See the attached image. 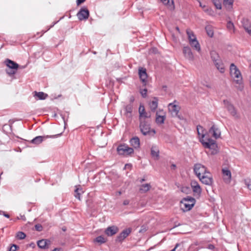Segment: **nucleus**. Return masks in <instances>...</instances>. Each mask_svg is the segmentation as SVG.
Segmentation results:
<instances>
[{
	"instance_id": "49530a36",
	"label": "nucleus",
	"mask_w": 251,
	"mask_h": 251,
	"mask_svg": "<svg viewBox=\"0 0 251 251\" xmlns=\"http://www.w3.org/2000/svg\"><path fill=\"white\" fill-rule=\"evenodd\" d=\"M245 184L247 186L248 188L251 190V182L250 180H246Z\"/></svg>"
},
{
	"instance_id": "4468645a",
	"label": "nucleus",
	"mask_w": 251,
	"mask_h": 251,
	"mask_svg": "<svg viewBox=\"0 0 251 251\" xmlns=\"http://www.w3.org/2000/svg\"><path fill=\"white\" fill-rule=\"evenodd\" d=\"M183 53L185 57L190 61L194 60V55L191 49L188 46L184 47L183 49Z\"/></svg>"
},
{
	"instance_id": "680f3d73",
	"label": "nucleus",
	"mask_w": 251,
	"mask_h": 251,
	"mask_svg": "<svg viewBox=\"0 0 251 251\" xmlns=\"http://www.w3.org/2000/svg\"><path fill=\"white\" fill-rule=\"evenodd\" d=\"M200 5L201 7H202L203 8L205 7V6L204 5L202 6V5H201V2H200Z\"/></svg>"
},
{
	"instance_id": "0eeeda50",
	"label": "nucleus",
	"mask_w": 251,
	"mask_h": 251,
	"mask_svg": "<svg viewBox=\"0 0 251 251\" xmlns=\"http://www.w3.org/2000/svg\"><path fill=\"white\" fill-rule=\"evenodd\" d=\"M194 171L198 178H200V176L204 175L208 172L206 168L200 163L195 164L194 166Z\"/></svg>"
},
{
	"instance_id": "4be33fe9",
	"label": "nucleus",
	"mask_w": 251,
	"mask_h": 251,
	"mask_svg": "<svg viewBox=\"0 0 251 251\" xmlns=\"http://www.w3.org/2000/svg\"><path fill=\"white\" fill-rule=\"evenodd\" d=\"M242 25L245 30L249 34H251V24L248 19H244L242 20Z\"/></svg>"
},
{
	"instance_id": "7ed1b4c3",
	"label": "nucleus",
	"mask_w": 251,
	"mask_h": 251,
	"mask_svg": "<svg viewBox=\"0 0 251 251\" xmlns=\"http://www.w3.org/2000/svg\"><path fill=\"white\" fill-rule=\"evenodd\" d=\"M230 74L234 81L239 84L242 83V77L241 74L237 67L232 63L230 66Z\"/></svg>"
},
{
	"instance_id": "f03ea898",
	"label": "nucleus",
	"mask_w": 251,
	"mask_h": 251,
	"mask_svg": "<svg viewBox=\"0 0 251 251\" xmlns=\"http://www.w3.org/2000/svg\"><path fill=\"white\" fill-rule=\"evenodd\" d=\"M139 128L141 132L144 135L153 136L155 133L154 129H151V123L150 121H140Z\"/></svg>"
},
{
	"instance_id": "bf43d9fd",
	"label": "nucleus",
	"mask_w": 251,
	"mask_h": 251,
	"mask_svg": "<svg viewBox=\"0 0 251 251\" xmlns=\"http://www.w3.org/2000/svg\"><path fill=\"white\" fill-rule=\"evenodd\" d=\"M134 100V99L133 97H131L130 98V102H133Z\"/></svg>"
},
{
	"instance_id": "dca6fc26",
	"label": "nucleus",
	"mask_w": 251,
	"mask_h": 251,
	"mask_svg": "<svg viewBox=\"0 0 251 251\" xmlns=\"http://www.w3.org/2000/svg\"><path fill=\"white\" fill-rule=\"evenodd\" d=\"M131 232V229L130 228H127L124 230L116 238L117 242H122L124 240Z\"/></svg>"
},
{
	"instance_id": "4c0bfd02",
	"label": "nucleus",
	"mask_w": 251,
	"mask_h": 251,
	"mask_svg": "<svg viewBox=\"0 0 251 251\" xmlns=\"http://www.w3.org/2000/svg\"><path fill=\"white\" fill-rule=\"evenodd\" d=\"M95 242L100 244L104 243L106 242V239L102 236H99L95 239Z\"/></svg>"
},
{
	"instance_id": "de8ad7c7",
	"label": "nucleus",
	"mask_w": 251,
	"mask_h": 251,
	"mask_svg": "<svg viewBox=\"0 0 251 251\" xmlns=\"http://www.w3.org/2000/svg\"><path fill=\"white\" fill-rule=\"evenodd\" d=\"M199 185V184L197 181L195 180H192L191 182V186L192 187H194V186Z\"/></svg>"
},
{
	"instance_id": "bb28decb",
	"label": "nucleus",
	"mask_w": 251,
	"mask_h": 251,
	"mask_svg": "<svg viewBox=\"0 0 251 251\" xmlns=\"http://www.w3.org/2000/svg\"><path fill=\"white\" fill-rule=\"evenodd\" d=\"M151 188V185L150 183L142 184L140 186L139 191L141 193H145L148 192Z\"/></svg>"
},
{
	"instance_id": "f704fd0d",
	"label": "nucleus",
	"mask_w": 251,
	"mask_h": 251,
	"mask_svg": "<svg viewBox=\"0 0 251 251\" xmlns=\"http://www.w3.org/2000/svg\"><path fill=\"white\" fill-rule=\"evenodd\" d=\"M165 5H168L171 9L174 8V2L173 0H160Z\"/></svg>"
},
{
	"instance_id": "cd10ccee",
	"label": "nucleus",
	"mask_w": 251,
	"mask_h": 251,
	"mask_svg": "<svg viewBox=\"0 0 251 251\" xmlns=\"http://www.w3.org/2000/svg\"><path fill=\"white\" fill-rule=\"evenodd\" d=\"M214 64L221 73H223L225 72V67L221 59L214 62Z\"/></svg>"
},
{
	"instance_id": "39448f33",
	"label": "nucleus",
	"mask_w": 251,
	"mask_h": 251,
	"mask_svg": "<svg viewBox=\"0 0 251 251\" xmlns=\"http://www.w3.org/2000/svg\"><path fill=\"white\" fill-rule=\"evenodd\" d=\"M225 107L227 109L230 114L235 119H239L241 117L240 114L237 112L234 106L228 100H223Z\"/></svg>"
},
{
	"instance_id": "13d9d810",
	"label": "nucleus",
	"mask_w": 251,
	"mask_h": 251,
	"mask_svg": "<svg viewBox=\"0 0 251 251\" xmlns=\"http://www.w3.org/2000/svg\"><path fill=\"white\" fill-rule=\"evenodd\" d=\"M243 89V85H241V86H239V88H238V89H239L240 90H242Z\"/></svg>"
},
{
	"instance_id": "c85d7f7f",
	"label": "nucleus",
	"mask_w": 251,
	"mask_h": 251,
	"mask_svg": "<svg viewBox=\"0 0 251 251\" xmlns=\"http://www.w3.org/2000/svg\"><path fill=\"white\" fill-rule=\"evenodd\" d=\"M165 118H166V116L165 115L160 116V115H159L158 114V113L157 112L156 114L155 122L158 125L163 124L164 123Z\"/></svg>"
},
{
	"instance_id": "f257e3e1",
	"label": "nucleus",
	"mask_w": 251,
	"mask_h": 251,
	"mask_svg": "<svg viewBox=\"0 0 251 251\" xmlns=\"http://www.w3.org/2000/svg\"><path fill=\"white\" fill-rule=\"evenodd\" d=\"M198 134L199 136L200 141L205 148L212 150L211 154H215L218 152L217 145L216 141L212 139L209 135L205 134L202 126L199 125L197 127Z\"/></svg>"
},
{
	"instance_id": "473e14b6",
	"label": "nucleus",
	"mask_w": 251,
	"mask_h": 251,
	"mask_svg": "<svg viewBox=\"0 0 251 251\" xmlns=\"http://www.w3.org/2000/svg\"><path fill=\"white\" fill-rule=\"evenodd\" d=\"M210 55L214 63L221 59L218 54L214 50H212L210 52Z\"/></svg>"
},
{
	"instance_id": "58836bf2",
	"label": "nucleus",
	"mask_w": 251,
	"mask_h": 251,
	"mask_svg": "<svg viewBox=\"0 0 251 251\" xmlns=\"http://www.w3.org/2000/svg\"><path fill=\"white\" fill-rule=\"evenodd\" d=\"M26 235L25 233L22 231H19L16 234V237L18 239H24Z\"/></svg>"
},
{
	"instance_id": "2f4dec72",
	"label": "nucleus",
	"mask_w": 251,
	"mask_h": 251,
	"mask_svg": "<svg viewBox=\"0 0 251 251\" xmlns=\"http://www.w3.org/2000/svg\"><path fill=\"white\" fill-rule=\"evenodd\" d=\"M83 193L82 189L79 185L78 187H77L75 190V197L80 200V195Z\"/></svg>"
},
{
	"instance_id": "aec40b11",
	"label": "nucleus",
	"mask_w": 251,
	"mask_h": 251,
	"mask_svg": "<svg viewBox=\"0 0 251 251\" xmlns=\"http://www.w3.org/2000/svg\"><path fill=\"white\" fill-rule=\"evenodd\" d=\"M50 242L47 239H42L37 242V245L39 248L42 249H46L48 248Z\"/></svg>"
},
{
	"instance_id": "6ab92c4d",
	"label": "nucleus",
	"mask_w": 251,
	"mask_h": 251,
	"mask_svg": "<svg viewBox=\"0 0 251 251\" xmlns=\"http://www.w3.org/2000/svg\"><path fill=\"white\" fill-rule=\"evenodd\" d=\"M133 110V106L131 103L127 104L124 107L125 111V115L126 118H131L132 117V112Z\"/></svg>"
},
{
	"instance_id": "5701e85b",
	"label": "nucleus",
	"mask_w": 251,
	"mask_h": 251,
	"mask_svg": "<svg viewBox=\"0 0 251 251\" xmlns=\"http://www.w3.org/2000/svg\"><path fill=\"white\" fill-rule=\"evenodd\" d=\"M5 63H6V66L9 69H11L17 70L19 67V65L17 63H16V62H14L13 61H12L9 59H7L5 60Z\"/></svg>"
},
{
	"instance_id": "ea45409f",
	"label": "nucleus",
	"mask_w": 251,
	"mask_h": 251,
	"mask_svg": "<svg viewBox=\"0 0 251 251\" xmlns=\"http://www.w3.org/2000/svg\"><path fill=\"white\" fill-rule=\"evenodd\" d=\"M212 1L217 9H221L222 8V4L219 0H212Z\"/></svg>"
},
{
	"instance_id": "9b49d317",
	"label": "nucleus",
	"mask_w": 251,
	"mask_h": 251,
	"mask_svg": "<svg viewBox=\"0 0 251 251\" xmlns=\"http://www.w3.org/2000/svg\"><path fill=\"white\" fill-rule=\"evenodd\" d=\"M168 109L173 117H178L180 119L178 115L180 110V107L178 105L175 104L174 103H170L168 104Z\"/></svg>"
},
{
	"instance_id": "423d86ee",
	"label": "nucleus",
	"mask_w": 251,
	"mask_h": 251,
	"mask_svg": "<svg viewBox=\"0 0 251 251\" xmlns=\"http://www.w3.org/2000/svg\"><path fill=\"white\" fill-rule=\"evenodd\" d=\"M117 151L120 155H129L134 152V149L126 144H121L118 146Z\"/></svg>"
},
{
	"instance_id": "a19ab883",
	"label": "nucleus",
	"mask_w": 251,
	"mask_h": 251,
	"mask_svg": "<svg viewBox=\"0 0 251 251\" xmlns=\"http://www.w3.org/2000/svg\"><path fill=\"white\" fill-rule=\"evenodd\" d=\"M6 72L7 74H8L10 75H14L16 73V70L11 69L9 68L8 69H7L6 70Z\"/></svg>"
},
{
	"instance_id": "79ce46f5",
	"label": "nucleus",
	"mask_w": 251,
	"mask_h": 251,
	"mask_svg": "<svg viewBox=\"0 0 251 251\" xmlns=\"http://www.w3.org/2000/svg\"><path fill=\"white\" fill-rule=\"evenodd\" d=\"M140 93L143 98H146L147 95V89L145 88L140 91Z\"/></svg>"
},
{
	"instance_id": "864d4df0",
	"label": "nucleus",
	"mask_w": 251,
	"mask_h": 251,
	"mask_svg": "<svg viewBox=\"0 0 251 251\" xmlns=\"http://www.w3.org/2000/svg\"><path fill=\"white\" fill-rule=\"evenodd\" d=\"M176 165L174 164H172L171 166V169L175 170L176 168Z\"/></svg>"
},
{
	"instance_id": "0e129e2a",
	"label": "nucleus",
	"mask_w": 251,
	"mask_h": 251,
	"mask_svg": "<svg viewBox=\"0 0 251 251\" xmlns=\"http://www.w3.org/2000/svg\"><path fill=\"white\" fill-rule=\"evenodd\" d=\"M3 212H4V211L0 210V215H3Z\"/></svg>"
},
{
	"instance_id": "a18cd8bd",
	"label": "nucleus",
	"mask_w": 251,
	"mask_h": 251,
	"mask_svg": "<svg viewBox=\"0 0 251 251\" xmlns=\"http://www.w3.org/2000/svg\"><path fill=\"white\" fill-rule=\"evenodd\" d=\"M18 247L13 244L12 246L9 248V251H16Z\"/></svg>"
},
{
	"instance_id": "72a5a7b5",
	"label": "nucleus",
	"mask_w": 251,
	"mask_h": 251,
	"mask_svg": "<svg viewBox=\"0 0 251 251\" xmlns=\"http://www.w3.org/2000/svg\"><path fill=\"white\" fill-rule=\"evenodd\" d=\"M186 33H187V34L188 35V40H189V42L191 41V40L192 39H194V40H196L197 39V38L196 37V36L194 35L193 32L192 31H191V30L190 29H187L186 30Z\"/></svg>"
},
{
	"instance_id": "7c9ffc66",
	"label": "nucleus",
	"mask_w": 251,
	"mask_h": 251,
	"mask_svg": "<svg viewBox=\"0 0 251 251\" xmlns=\"http://www.w3.org/2000/svg\"><path fill=\"white\" fill-rule=\"evenodd\" d=\"M34 93V96L35 97H37L39 100H45L48 97V95L47 94L42 92H37L35 91Z\"/></svg>"
},
{
	"instance_id": "393cba45",
	"label": "nucleus",
	"mask_w": 251,
	"mask_h": 251,
	"mask_svg": "<svg viewBox=\"0 0 251 251\" xmlns=\"http://www.w3.org/2000/svg\"><path fill=\"white\" fill-rule=\"evenodd\" d=\"M159 151L156 146H152L151 149V154L152 157L157 160L159 157Z\"/></svg>"
},
{
	"instance_id": "603ef678",
	"label": "nucleus",
	"mask_w": 251,
	"mask_h": 251,
	"mask_svg": "<svg viewBox=\"0 0 251 251\" xmlns=\"http://www.w3.org/2000/svg\"><path fill=\"white\" fill-rule=\"evenodd\" d=\"M129 203V201L127 200H125L123 202V204L125 205H128Z\"/></svg>"
},
{
	"instance_id": "e433bc0d",
	"label": "nucleus",
	"mask_w": 251,
	"mask_h": 251,
	"mask_svg": "<svg viewBox=\"0 0 251 251\" xmlns=\"http://www.w3.org/2000/svg\"><path fill=\"white\" fill-rule=\"evenodd\" d=\"M193 191L194 193L198 194V195H200L201 193V188L200 185L194 186V187H192Z\"/></svg>"
},
{
	"instance_id": "a211bd4d",
	"label": "nucleus",
	"mask_w": 251,
	"mask_h": 251,
	"mask_svg": "<svg viewBox=\"0 0 251 251\" xmlns=\"http://www.w3.org/2000/svg\"><path fill=\"white\" fill-rule=\"evenodd\" d=\"M130 146L132 147V148L134 149H138L140 148V142L139 138L135 136L131 138L129 140Z\"/></svg>"
},
{
	"instance_id": "c03bdc74",
	"label": "nucleus",
	"mask_w": 251,
	"mask_h": 251,
	"mask_svg": "<svg viewBox=\"0 0 251 251\" xmlns=\"http://www.w3.org/2000/svg\"><path fill=\"white\" fill-rule=\"evenodd\" d=\"M204 11L210 15H212L213 14V11L211 8H206L204 9Z\"/></svg>"
},
{
	"instance_id": "9d476101",
	"label": "nucleus",
	"mask_w": 251,
	"mask_h": 251,
	"mask_svg": "<svg viewBox=\"0 0 251 251\" xmlns=\"http://www.w3.org/2000/svg\"><path fill=\"white\" fill-rule=\"evenodd\" d=\"M199 178L202 183L205 185H211L213 183V178L209 172L202 175Z\"/></svg>"
},
{
	"instance_id": "6e6552de",
	"label": "nucleus",
	"mask_w": 251,
	"mask_h": 251,
	"mask_svg": "<svg viewBox=\"0 0 251 251\" xmlns=\"http://www.w3.org/2000/svg\"><path fill=\"white\" fill-rule=\"evenodd\" d=\"M139 121H150L149 119L151 118V115L150 113H148L145 111L144 106L140 105L139 108Z\"/></svg>"
},
{
	"instance_id": "e2e57ef3",
	"label": "nucleus",
	"mask_w": 251,
	"mask_h": 251,
	"mask_svg": "<svg viewBox=\"0 0 251 251\" xmlns=\"http://www.w3.org/2000/svg\"><path fill=\"white\" fill-rule=\"evenodd\" d=\"M22 219L23 220H24V221H25V216H22Z\"/></svg>"
},
{
	"instance_id": "412c9836",
	"label": "nucleus",
	"mask_w": 251,
	"mask_h": 251,
	"mask_svg": "<svg viewBox=\"0 0 251 251\" xmlns=\"http://www.w3.org/2000/svg\"><path fill=\"white\" fill-rule=\"evenodd\" d=\"M118 231V228L117 226H112L107 227L105 231V233L108 236H112L115 234Z\"/></svg>"
},
{
	"instance_id": "3c124183",
	"label": "nucleus",
	"mask_w": 251,
	"mask_h": 251,
	"mask_svg": "<svg viewBox=\"0 0 251 251\" xmlns=\"http://www.w3.org/2000/svg\"><path fill=\"white\" fill-rule=\"evenodd\" d=\"M179 245H180V244L177 243L176 245L175 248L173 249H172V250H171L170 251H176V249L178 248V247L179 246Z\"/></svg>"
},
{
	"instance_id": "c9c22d12",
	"label": "nucleus",
	"mask_w": 251,
	"mask_h": 251,
	"mask_svg": "<svg viewBox=\"0 0 251 251\" xmlns=\"http://www.w3.org/2000/svg\"><path fill=\"white\" fill-rule=\"evenodd\" d=\"M233 0H224V5L229 9H231L232 7L233 3Z\"/></svg>"
},
{
	"instance_id": "a878e982",
	"label": "nucleus",
	"mask_w": 251,
	"mask_h": 251,
	"mask_svg": "<svg viewBox=\"0 0 251 251\" xmlns=\"http://www.w3.org/2000/svg\"><path fill=\"white\" fill-rule=\"evenodd\" d=\"M149 105L151 110L154 111L158 106V99L154 97L153 100L149 103Z\"/></svg>"
},
{
	"instance_id": "f8f14e48",
	"label": "nucleus",
	"mask_w": 251,
	"mask_h": 251,
	"mask_svg": "<svg viewBox=\"0 0 251 251\" xmlns=\"http://www.w3.org/2000/svg\"><path fill=\"white\" fill-rule=\"evenodd\" d=\"M77 16L80 21L86 20L89 16V10L85 7H82L77 13Z\"/></svg>"
},
{
	"instance_id": "f3484780",
	"label": "nucleus",
	"mask_w": 251,
	"mask_h": 251,
	"mask_svg": "<svg viewBox=\"0 0 251 251\" xmlns=\"http://www.w3.org/2000/svg\"><path fill=\"white\" fill-rule=\"evenodd\" d=\"M209 133L211 134L213 137L215 139L220 137L221 135L220 130L215 125H213L209 129Z\"/></svg>"
},
{
	"instance_id": "8fccbe9b",
	"label": "nucleus",
	"mask_w": 251,
	"mask_h": 251,
	"mask_svg": "<svg viewBox=\"0 0 251 251\" xmlns=\"http://www.w3.org/2000/svg\"><path fill=\"white\" fill-rule=\"evenodd\" d=\"M227 27L229 28H233L234 27L233 24L232 23H231V22H229L227 24Z\"/></svg>"
},
{
	"instance_id": "4d7b16f0",
	"label": "nucleus",
	"mask_w": 251,
	"mask_h": 251,
	"mask_svg": "<svg viewBox=\"0 0 251 251\" xmlns=\"http://www.w3.org/2000/svg\"><path fill=\"white\" fill-rule=\"evenodd\" d=\"M214 246H213V245H210L209 246V249H214Z\"/></svg>"
},
{
	"instance_id": "6e6d98bb",
	"label": "nucleus",
	"mask_w": 251,
	"mask_h": 251,
	"mask_svg": "<svg viewBox=\"0 0 251 251\" xmlns=\"http://www.w3.org/2000/svg\"><path fill=\"white\" fill-rule=\"evenodd\" d=\"M61 248H55L52 251H61Z\"/></svg>"
},
{
	"instance_id": "69168bd1",
	"label": "nucleus",
	"mask_w": 251,
	"mask_h": 251,
	"mask_svg": "<svg viewBox=\"0 0 251 251\" xmlns=\"http://www.w3.org/2000/svg\"><path fill=\"white\" fill-rule=\"evenodd\" d=\"M176 29L177 31H178V32H179V28L178 27H176Z\"/></svg>"
},
{
	"instance_id": "37998d69",
	"label": "nucleus",
	"mask_w": 251,
	"mask_h": 251,
	"mask_svg": "<svg viewBox=\"0 0 251 251\" xmlns=\"http://www.w3.org/2000/svg\"><path fill=\"white\" fill-rule=\"evenodd\" d=\"M35 228L37 231H41L43 229V227L40 224H37L35 226Z\"/></svg>"
},
{
	"instance_id": "2eb2a0df",
	"label": "nucleus",
	"mask_w": 251,
	"mask_h": 251,
	"mask_svg": "<svg viewBox=\"0 0 251 251\" xmlns=\"http://www.w3.org/2000/svg\"><path fill=\"white\" fill-rule=\"evenodd\" d=\"M222 174L223 175V178L226 183H229L231 178V174L228 169H222Z\"/></svg>"
},
{
	"instance_id": "b1692460",
	"label": "nucleus",
	"mask_w": 251,
	"mask_h": 251,
	"mask_svg": "<svg viewBox=\"0 0 251 251\" xmlns=\"http://www.w3.org/2000/svg\"><path fill=\"white\" fill-rule=\"evenodd\" d=\"M189 44L190 45V46L193 48H194L195 50H196L198 52H200L201 50V46H200V45L199 42L198 41V40L197 39H196V40L192 39L191 41L189 42Z\"/></svg>"
},
{
	"instance_id": "5fc2aeb1",
	"label": "nucleus",
	"mask_w": 251,
	"mask_h": 251,
	"mask_svg": "<svg viewBox=\"0 0 251 251\" xmlns=\"http://www.w3.org/2000/svg\"><path fill=\"white\" fill-rule=\"evenodd\" d=\"M3 215L7 218H9L10 217L9 215L6 214L5 212H3Z\"/></svg>"
},
{
	"instance_id": "20e7f679",
	"label": "nucleus",
	"mask_w": 251,
	"mask_h": 251,
	"mask_svg": "<svg viewBox=\"0 0 251 251\" xmlns=\"http://www.w3.org/2000/svg\"><path fill=\"white\" fill-rule=\"evenodd\" d=\"M196 202L194 198L188 196L183 198L181 201V208L184 211L191 210L194 206Z\"/></svg>"
},
{
	"instance_id": "774afa93",
	"label": "nucleus",
	"mask_w": 251,
	"mask_h": 251,
	"mask_svg": "<svg viewBox=\"0 0 251 251\" xmlns=\"http://www.w3.org/2000/svg\"><path fill=\"white\" fill-rule=\"evenodd\" d=\"M250 86H251V78H250Z\"/></svg>"
},
{
	"instance_id": "c756f323",
	"label": "nucleus",
	"mask_w": 251,
	"mask_h": 251,
	"mask_svg": "<svg viewBox=\"0 0 251 251\" xmlns=\"http://www.w3.org/2000/svg\"><path fill=\"white\" fill-rule=\"evenodd\" d=\"M207 34L210 37H212L214 35L213 27L210 25H207L205 27Z\"/></svg>"
},
{
	"instance_id": "ddd939ff",
	"label": "nucleus",
	"mask_w": 251,
	"mask_h": 251,
	"mask_svg": "<svg viewBox=\"0 0 251 251\" xmlns=\"http://www.w3.org/2000/svg\"><path fill=\"white\" fill-rule=\"evenodd\" d=\"M138 74L141 81L144 83V85H146L148 77L146 69L143 67H139Z\"/></svg>"
},
{
	"instance_id": "052dcab7",
	"label": "nucleus",
	"mask_w": 251,
	"mask_h": 251,
	"mask_svg": "<svg viewBox=\"0 0 251 251\" xmlns=\"http://www.w3.org/2000/svg\"><path fill=\"white\" fill-rule=\"evenodd\" d=\"M145 181V178H142L140 180V182L141 183H142L143 181Z\"/></svg>"
},
{
	"instance_id": "09e8293b",
	"label": "nucleus",
	"mask_w": 251,
	"mask_h": 251,
	"mask_svg": "<svg viewBox=\"0 0 251 251\" xmlns=\"http://www.w3.org/2000/svg\"><path fill=\"white\" fill-rule=\"evenodd\" d=\"M86 0H76V3L77 5H80L82 3L84 2Z\"/></svg>"
},
{
	"instance_id": "1a4fd4ad",
	"label": "nucleus",
	"mask_w": 251,
	"mask_h": 251,
	"mask_svg": "<svg viewBox=\"0 0 251 251\" xmlns=\"http://www.w3.org/2000/svg\"><path fill=\"white\" fill-rule=\"evenodd\" d=\"M61 135V133L60 134H57L54 135H51V136H38L33 138L31 141V143L35 145H39L41 144L44 140L48 138H56L57 137H59Z\"/></svg>"
},
{
	"instance_id": "338daca9",
	"label": "nucleus",
	"mask_w": 251,
	"mask_h": 251,
	"mask_svg": "<svg viewBox=\"0 0 251 251\" xmlns=\"http://www.w3.org/2000/svg\"><path fill=\"white\" fill-rule=\"evenodd\" d=\"M166 88H167V87H166V86H163V88H164V89H166Z\"/></svg>"
}]
</instances>
